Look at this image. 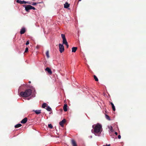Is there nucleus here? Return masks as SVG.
<instances>
[{"label": "nucleus", "mask_w": 146, "mask_h": 146, "mask_svg": "<svg viewBox=\"0 0 146 146\" xmlns=\"http://www.w3.org/2000/svg\"><path fill=\"white\" fill-rule=\"evenodd\" d=\"M32 90L30 89L26 90L24 92H21L20 93L21 96L23 97H27L30 96L32 94Z\"/></svg>", "instance_id": "f257e3e1"}, {"label": "nucleus", "mask_w": 146, "mask_h": 146, "mask_svg": "<svg viewBox=\"0 0 146 146\" xmlns=\"http://www.w3.org/2000/svg\"><path fill=\"white\" fill-rule=\"evenodd\" d=\"M92 127L94 129V132L95 133H101L102 131V126L99 123H97L96 125H93Z\"/></svg>", "instance_id": "f03ea898"}, {"label": "nucleus", "mask_w": 146, "mask_h": 146, "mask_svg": "<svg viewBox=\"0 0 146 146\" xmlns=\"http://www.w3.org/2000/svg\"><path fill=\"white\" fill-rule=\"evenodd\" d=\"M23 6L25 7V10L27 12H29V11L31 9V5H23Z\"/></svg>", "instance_id": "7ed1b4c3"}, {"label": "nucleus", "mask_w": 146, "mask_h": 146, "mask_svg": "<svg viewBox=\"0 0 146 146\" xmlns=\"http://www.w3.org/2000/svg\"><path fill=\"white\" fill-rule=\"evenodd\" d=\"M59 46L60 52V53H62L64 50V46L62 44H59Z\"/></svg>", "instance_id": "20e7f679"}, {"label": "nucleus", "mask_w": 146, "mask_h": 146, "mask_svg": "<svg viewBox=\"0 0 146 146\" xmlns=\"http://www.w3.org/2000/svg\"><path fill=\"white\" fill-rule=\"evenodd\" d=\"M66 121V119H63L61 121H60L59 123L60 125L62 127H63L64 124Z\"/></svg>", "instance_id": "39448f33"}, {"label": "nucleus", "mask_w": 146, "mask_h": 146, "mask_svg": "<svg viewBox=\"0 0 146 146\" xmlns=\"http://www.w3.org/2000/svg\"><path fill=\"white\" fill-rule=\"evenodd\" d=\"M16 2L17 3H20V4H26L27 3H28L27 2H26L27 1H21L19 0H17Z\"/></svg>", "instance_id": "423d86ee"}, {"label": "nucleus", "mask_w": 146, "mask_h": 146, "mask_svg": "<svg viewBox=\"0 0 146 146\" xmlns=\"http://www.w3.org/2000/svg\"><path fill=\"white\" fill-rule=\"evenodd\" d=\"M45 70L46 71H47L49 74H52V72L51 71V70L49 68H46Z\"/></svg>", "instance_id": "0eeeda50"}, {"label": "nucleus", "mask_w": 146, "mask_h": 146, "mask_svg": "<svg viewBox=\"0 0 146 146\" xmlns=\"http://www.w3.org/2000/svg\"><path fill=\"white\" fill-rule=\"evenodd\" d=\"M27 121V117H25L23 119L21 122V123H26Z\"/></svg>", "instance_id": "6e6552de"}, {"label": "nucleus", "mask_w": 146, "mask_h": 146, "mask_svg": "<svg viewBox=\"0 0 146 146\" xmlns=\"http://www.w3.org/2000/svg\"><path fill=\"white\" fill-rule=\"evenodd\" d=\"M72 144L73 146H77L75 141L73 139L72 140Z\"/></svg>", "instance_id": "1a4fd4ad"}, {"label": "nucleus", "mask_w": 146, "mask_h": 146, "mask_svg": "<svg viewBox=\"0 0 146 146\" xmlns=\"http://www.w3.org/2000/svg\"><path fill=\"white\" fill-rule=\"evenodd\" d=\"M25 28H22L20 32V34H23L25 33Z\"/></svg>", "instance_id": "9d476101"}, {"label": "nucleus", "mask_w": 146, "mask_h": 146, "mask_svg": "<svg viewBox=\"0 0 146 146\" xmlns=\"http://www.w3.org/2000/svg\"><path fill=\"white\" fill-rule=\"evenodd\" d=\"M64 5V7L66 8H68L70 6V5L67 2H66Z\"/></svg>", "instance_id": "9b49d317"}, {"label": "nucleus", "mask_w": 146, "mask_h": 146, "mask_svg": "<svg viewBox=\"0 0 146 146\" xmlns=\"http://www.w3.org/2000/svg\"><path fill=\"white\" fill-rule=\"evenodd\" d=\"M67 105L66 104H65L63 107V110L65 111H66L67 110Z\"/></svg>", "instance_id": "f8f14e48"}, {"label": "nucleus", "mask_w": 146, "mask_h": 146, "mask_svg": "<svg viewBox=\"0 0 146 146\" xmlns=\"http://www.w3.org/2000/svg\"><path fill=\"white\" fill-rule=\"evenodd\" d=\"M77 48V47H73L72 48V52H76Z\"/></svg>", "instance_id": "ddd939ff"}, {"label": "nucleus", "mask_w": 146, "mask_h": 146, "mask_svg": "<svg viewBox=\"0 0 146 146\" xmlns=\"http://www.w3.org/2000/svg\"><path fill=\"white\" fill-rule=\"evenodd\" d=\"M110 103L111 105L112 108L113 110L114 111H115V109L113 104L112 102H110Z\"/></svg>", "instance_id": "4468645a"}, {"label": "nucleus", "mask_w": 146, "mask_h": 146, "mask_svg": "<svg viewBox=\"0 0 146 146\" xmlns=\"http://www.w3.org/2000/svg\"><path fill=\"white\" fill-rule=\"evenodd\" d=\"M62 40V42L63 44H67V43H68L66 38H64Z\"/></svg>", "instance_id": "2eb2a0df"}, {"label": "nucleus", "mask_w": 146, "mask_h": 146, "mask_svg": "<svg viewBox=\"0 0 146 146\" xmlns=\"http://www.w3.org/2000/svg\"><path fill=\"white\" fill-rule=\"evenodd\" d=\"M41 110H36L34 111L37 114H40L41 113Z\"/></svg>", "instance_id": "dca6fc26"}, {"label": "nucleus", "mask_w": 146, "mask_h": 146, "mask_svg": "<svg viewBox=\"0 0 146 146\" xmlns=\"http://www.w3.org/2000/svg\"><path fill=\"white\" fill-rule=\"evenodd\" d=\"M46 55L47 58H49L50 57L49 54V51L48 50L46 52Z\"/></svg>", "instance_id": "f3484780"}, {"label": "nucleus", "mask_w": 146, "mask_h": 146, "mask_svg": "<svg viewBox=\"0 0 146 146\" xmlns=\"http://www.w3.org/2000/svg\"><path fill=\"white\" fill-rule=\"evenodd\" d=\"M21 126L22 125L21 124H18L15 125V127L16 128H17L21 127Z\"/></svg>", "instance_id": "a211bd4d"}, {"label": "nucleus", "mask_w": 146, "mask_h": 146, "mask_svg": "<svg viewBox=\"0 0 146 146\" xmlns=\"http://www.w3.org/2000/svg\"><path fill=\"white\" fill-rule=\"evenodd\" d=\"M47 104L46 103H44L42 105V107L43 108H45L46 107Z\"/></svg>", "instance_id": "6ab92c4d"}, {"label": "nucleus", "mask_w": 146, "mask_h": 146, "mask_svg": "<svg viewBox=\"0 0 146 146\" xmlns=\"http://www.w3.org/2000/svg\"><path fill=\"white\" fill-rule=\"evenodd\" d=\"M46 109L48 111H51V109L49 106L47 107Z\"/></svg>", "instance_id": "aec40b11"}, {"label": "nucleus", "mask_w": 146, "mask_h": 146, "mask_svg": "<svg viewBox=\"0 0 146 146\" xmlns=\"http://www.w3.org/2000/svg\"><path fill=\"white\" fill-rule=\"evenodd\" d=\"M94 78L96 81H98V79L96 76L94 75Z\"/></svg>", "instance_id": "412c9836"}, {"label": "nucleus", "mask_w": 146, "mask_h": 146, "mask_svg": "<svg viewBox=\"0 0 146 146\" xmlns=\"http://www.w3.org/2000/svg\"><path fill=\"white\" fill-rule=\"evenodd\" d=\"M105 117H106V118L108 120H110V117L108 115H106Z\"/></svg>", "instance_id": "4be33fe9"}, {"label": "nucleus", "mask_w": 146, "mask_h": 146, "mask_svg": "<svg viewBox=\"0 0 146 146\" xmlns=\"http://www.w3.org/2000/svg\"><path fill=\"white\" fill-rule=\"evenodd\" d=\"M40 3H41V2H38V3L33 2V3L31 4V5H35L38 4Z\"/></svg>", "instance_id": "5701e85b"}, {"label": "nucleus", "mask_w": 146, "mask_h": 146, "mask_svg": "<svg viewBox=\"0 0 146 146\" xmlns=\"http://www.w3.org/2000/svg\"><path fill=\"white\" fill-rule=\"evenodd\" d=\"M61 37L62 38V39L66 38L65 37V35L64 34H61Z\"/></svg>", "instance_id": "b1692460"}, {"label": "nucleus", "mask_w": 146, "mask_h": 146, "mask_svg": "<svg viewBox=\"0 0 146 146\" xmlns=\"http://www.w3.org/2000/svg\"><path fill=\"white\" fill-rule=\"evenodd\" d=\"M48 127L49 128H50L51 129H52V128L53 127L51 124H50L48 125Z\"/></svg>", "instance_id": "393cba45"}, {"label": "nucleus", "mask_w": 146, "mask_h": 146, "mask_svg": "<svg viewBox=\"0 0 146 146\" xmlns=\"http://www.w3.org/2000/svg\"><path fill=\"white\" fill-rule=\"evenodd\" d=\"M28 51V48L27 47L26 48L25 52H27Z\"/></svg>", "instance_id": "a878e982"}, {"label": "nucleus", "mask_w": 146, "mask_h": 146, "mask_svg": "<svg viewBox=\"0 0 146 146\" xmlns=\"http://www.w3.org/2000/svg\"><path fill=\"white\" fill-rule=\"evenodd\" d=\"M31 9H33V10H35L36 9L35 8L33 7L31 5Z\"/></svg>", "instance_id": "bb28decb"}, {"label": "nucleus", "mask_w": 146, "mask_h": 146, "mask_svg": "<svg viewBox=\"0 0 146 146\" xmlns=\"http://www.w3.org/2000/svg\"><path fill=\"white\" fill-rule=\"evenodd\" d=\"M29 44V41H28H28H27V42H26V45H27Z\"/></svg>", "instance_id": "cd10ccee"}, {"label": "nucleus", "mask_w": 146, "mask_h": 146, "mask_svg": "<svg viewBox=\"0 0 146 146\" xmlns=\"http://www.w3.org/2000/svg\"><path fill=\"white\" fill-rule=\"evenodd\" d=\"M118 139H120L121 138V135H118Z\"/></svg>", "instance_id": "c85d7f7f"}, {"label": "nucleus", "mask_w": 146, "mask_h": 146, "mask_svg": "<svg viewBox=\"0 0 146 146\" xmlns=\"http://www.w3.org/2000/svg\"><path fill=\"white\" fill-rule=\"evenodd\" d=\"M65 45H66V46H67V48H68V46H69V45H68V43H67V44H65Z\"/></svg>", "instance_id": "c756f323"}, {"label": "nucleus", "mask_w": 146, "mask_h": 146, "mask_svg": "<svg viewBox=\"0 0 146 146\" xmlns=\"http://www.w3.org/2000/svg\"><path fill=\"white\" fill-rule=\"evenodd\" d=\"M26 2L28 3H27V4H31V2H30L27 1Z\"/></svg>", "instance_id": "7c9ffc66"}, {"label": "nucleus", "mask_w": 146, "mask_h": 146, "mask_svg": "<svg viewBox=\"0 0 146 146\" xmlns=\"http://www.w3.org/2000/svg\"><path fill=\"white\" fill-rule=\"evenodd\" d=\"M110 146V144H109V145L107 144L106 145H104L103 146Z\"/></svg>", "instance_id": "2f4dec72"}, {"label": "nucleus", "mask_w": 146, "mask_h": 146, "mask_svg": "<svg viewBox=\"0 0 146 146\" xmlns=\"http://www.w3.org/2000/svg\"><path fill=\"white\" fill-rule=\"evenodd\" d=\"M115 134L116 135H117V133L116 132H115Z\"/></svg>", "instance_id": "473e14b6"}, {"label": "nucleus", "mask_w": 146, "mask_h": 146, "mask_svg": "<svg viewBox=\"0 0 146 146\" xmlns=\"http://www.w3.org/2000/svg\"><path fill=\"white\" fill-rule=\"evenodd\" d=\"M29 83H31V82L30 81H29Z\"/></svg>", "instance_id": "72a5a7b5"}, {"label": "nucleus", "mask_w": 146, "mask_h": 146, "mask_svg": "<svg viewBox=\"0 0 146 146\" xmlns=\"http://www.w3.org/2000/svg\"><path fill=\"white\" fill-rule=\"evenodd\" d=\"M81 0H78L79 1H80Z\"/></svg>", "instance_id": "f704fd0d"}]
</instances>
